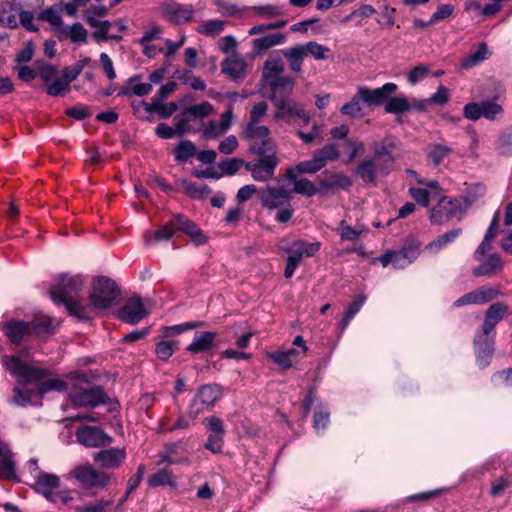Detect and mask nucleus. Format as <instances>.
Segmentation results:
<instances>
[{
    "instance_id": "1",
    "label": "nucleus",
    "mask_w": 512,
    "mask_h": 512,
    "mask_svg": "<svg viewBox=\"0 0 512 512\" xmlns=\"http://www.w3.org/2000/svg\"><path fill=\"white\" fill-rule=\"evenodd\" d=\"M2 363L12 376L18 378L11 401L16 406L25 407L33 397L42 398L51 391H68V397L75 407L94 408L109 401L102 387L88 386L84 373L73 374L70 382L66 383L59 378H48L51 375L48 369L31 366L18 356L5 355Z\"/></svg>"
},
{
    "instance_id": "2",
    "label": "nucleus",
    "mask_w": 512,
    "mask_h": 512,
    "mask_svg": "<svg viewBox=\"0 0 512 512\" xmlns=\"http://www.w3.org/2000/svg\"><path fill=\"white\" fill-rule=\"evenodd\" d=\"M83 288L80 276L61 275L50 287L49 294L56 304H63L70 315L80 320L89 319L86 309L78 300V294Z\"/></svg>"
},
{
    "instance_id": "3",
    "label": "nucleus",
    "mask_w": 512,
    "mask_h": 512,
    "mask_svg": "<svg viewBox=\"0 0 512 512\" xmlns=\"http://www.w3.org/2000/svg\"><path fill=\"white\" fill-rule=\"evenodd\" d=\"M250 152L258 157L245 164V169L250 172L251 177L258 182H268L273 179L279 164L273 141L254 142L250 146Z\"/></svg>"
},
{
    "instance_id": "4",
    "label": "nucleus",
    "mask_w": 512,
    "mask_h": 512,
    "mask_svg": "<svg viewBox=\"0 0 512 512\" xmlns=\"http://www.w3.org/2000/svg\"><path fill=\"white\" fill-rule=\"evenodd\" d=\"M420 253V244L413 240L408 239L404 242L399 250H389L386 253L376 257L375 262L381 263L383 267L391 264L396 269H403L413 263Z\"/></svg>"
},
{
    "instance_id": "5",
    "label": "nucleus",
    "mask_w": 512,
    "mask_h": 512,
    "mask_svg": "<svg viewBox=\"0 0 512 512\" xmlns=\"http://www.w3.org/2000/svg\"><path fill=\"white\" fill-rule=\"evenodd\" d=\"M119 295L120 291L116 283L108 277L100 276L93 281L89 300L95 308L107 309L116 301Z\"/></svg>"
},
{
    "instance_id": "6",
    "label": "nucleus",
    "mask_w": 512,
    "mask_h": 512,
    "mask_svg": "<svg viewBox=\"0 0 512 512\" xmlns=\"http://www.w3.org/2000/svg\"><path fill=\"white\" fill-rule=\"evenodd\" d=\"M71 473L84 489L102 490L110 483L108 473L97 470L89 463L75 467Z\"/></svg>"
},
{
    "instance_id": "7",
    "label": "nucleus",
    "mask_w": 512,
    "mask_h": 512,
    "mask_svg": "<svg viewBox=\"0 0 512 512\" xmlns=\"http://www.w3.org/2000/svg\"><path fill=\"white\" fill-rule=\"evenodd\" d=\"M158 11L167 22L180 25L193 19L195 10L190 4H181L175 0H166L159 4Z\"/></svg>"
},
{
    "instance_id": "8",
    "label": "nucleus",
    "mask_w": 512,
    "mask_h": 512,
    "mask_svg": "<svg viewBox=\"0 0 512 512\" xmlns=\"http://www.w3.org/2000/svg\"><path fill=\"white\" fill-rule=\"evenodd\" d=\"M463 212L461 200L442 196L439 198L437 205L432 208L430 220L433 224H442L454 217L461 216Z\"/></svg>"
},
{
    "instance_id": "9",
    "label": "nucleus",
    "mask_w": 512,
    "mask_h": 512,
    "mask_svg": "<svg viewBox=\"0 0 512 512\" xmlns=\"http://www.w3.org/2000/svg\"><path fill=\"white\" fill-rule=\"evenodd\" d=\"M273 105L276 108L274 117L276 119H287L291 117H298L304 124H308L310 121V114L306 112L303 107L294 100L270 96Z\"/></svg>"
},
{
    "instance_id": "10",
    "label": "nucleus",
    "mask_w": 512,
    "mask_h": 512,
    "mask_svg": "<svg viewBox=\"0 0 512 512\" xmlns=\"http://www.w3.org/2000/svg\"><path fill=\"white\" fill-rule=\"evenodd\" d=\"M220 394L221 390L217 385H204L200 387L191 401L189 408L190 416L196 418L204 410L213 406Z\"/></svg>"
},
{
    "instance_id": "11",
    "label": "nucleus",
    "mask_w": 512,
    "mask_h": 512,
    "mask_svg": "<svg viewBox=\"0 0 512 512\" xmlns=\"http://www.w3.org/2000/svg\"><path fill=\"white\" fill-rule=\"evenodd\" d=\"M389 165L379 162L373 157L364 158L355 169V175L365 184L376 185L378 175H388Z\"/></svg>"
},
{
    "instance_id": "12",
    "label": "nucleus",
    "mask_w": 512,
    "mask_h": 512,
    "mask_svg": "<svg viewBox=\"0 0 512 512\" xmlns=\"http://www.w3.org/2000/svg\"><path fill=\"white\" fill-rule=\"evenodd\" d=\"M261 204L267 209H278L291 200V193L283 186L267 185L259 192Z\"/></svg>"
},
{
    "instance_id": "13",
    "label": "nucleus",
    "mask_w": 512,
    "mask_h": 512,
    "mask_svg": "<svg viewBox=\"0 0 512 512\" xmlns=\"http://www.w3.org/2000/svg\"><path fill=\"white\" fill-rule=\"evenodd\" d=\"M473 346L477 365L481 369L487 367L494 354L493 337H490V334L479 331L474 337Z\"/></svg>"
},
{
    "instance_id": "14",
    "label": "nucleus",
    "mask_w": 512,
    "mask_h": 512,
    "mask_svg": "<svg viewBox=\"0 0 512 512\" xmlns=\"http://www.w3.org/2000/svg\"><path fill=\"white\" fill-rule=\"evenodd\" d=\"M397 85L389 82L376 89H369L365 86H360L359 90L363 102L368 106H380L387 103L388 98L397 91Z\"/></svg>"
},
{
    "instance_id": "15",
    "label": "nucleus",
    "mask_w": 512,
    "mask_h": 512,
    "mask_svg": "<svg viewBox=\"0 0 512 512\" xmlns=\"http://www.w3.org/2000/svg\"><path fill=\"white\" fill-rule=\"evenodd\" d=\"M0 329L13 344L17 345L31 336L29 323L23 320L11 319L1 323Z\"/></svg>"
},
{
    "instance_id": "16",
    "label": "nucleus",
    "mask_w": 512,
    "mask_h": 512,
    "mask_svg": "<svg viewBox=\"0 0 512 512\" xmlns=\"http://www.w3.org/2000/svg\"><path fill=\"white\" fill-rule=\"evenodd\" d=\"M147 312L140 297H132L127 300L118 312V317L129 324H137L145 318Z\"/></svg>"
},
{
    "instance_id": "17",
    "label": "nucleus",
    "mask_w": 512,
    "mask_h": 512,
    "mask_svg": "<svg viewBox=\"0 0 512 512\" xmlns=\"http://www.w3.org/2000/svg\"><path fill=\"white\" fill-rule=\"evenodd\" d=\"M76 438L79 443L87 447H99L111 441V438L102 429L92 426L79 428L76 431Z\"/></svg>"
},
{
    "instance_id": "18",
    "label": "nucleus",
    "mask_w": 512,
    "mask_h": 512,
    "mask_svg": "<svg viewBox=\"0 0 512 512\" xmlns=\"http://www.w3.org/2000/svg\"><path fill=\"white\" fill-rule=\"evenodd\" d=\"M125 459V448L103 449L94 455V461L104 469H117Z\"/></svg>"
},
{
    "instance_id": "19",
    "label": "nucleus",
    "mask_w": 512,
    "mask_h": 512,
    "mask_svg": "<svg viewBox=\"0 0 512 512\" xmlns=\"http://www.w3.org/2000/svg\"><path fill=\"white\" fill-rule=\"evenodd\" d=\"M507 312L508 306L503 302H496L490 305L486 310L480 331L485 334H491Z\"/></svg>"
},
{
    "instance_id": "20",
    "label": "nucleus",
    "mask_w": 512,
    "mask_h": 512,
    "mask_svg": "<svg viewBox=\"0 0 512 512\" xmlns=\"http://www.w3.org/2000/svg\"><path fill=\"white\" fill-rule=\"evenodd\" d=\"M396 147L397 145L395 138L392 136H387L379 143H374L372 147L373 155L371 157L378 160L379 162L386 163V165H389V169H391V166L395 161V157L392 155V152L394 149H396Z\"/></svg>"
},
{
    "instance_id": "21",
    "label": "nucleus",
    "mask_w": 512,
    "mask_h": 512,
    "mask_svg": "<svg viewBox=\"0 0 512 512\" xmlns=\"http://www.w3.org/2000/svg\"><path fill=\"white\" fill-rule=\"evenodd\" d=\"M504 268V262L501 256L497 253L489 255L487 260L482 264L476 266L472 270V274L475 277L481 276H493L501 272Z\"/></svg>"
},
{
    "instance_id": "22",
    "label": "nucleus",
    "mask_w": 512,
    "mask_h": 512,
    "mask_svg": "<svg viewBox=\"0 0 512 512\" xmlns=\"http://www.w3.org/2000/svg\"><path fill=\"white\" fill-rule=\"evenodd\" d=\"M287 36L284 33H271L252 40V49L256 54H261L268 49L284 44Z\"/></svg>"
},
{
    "instance_id": "23",
    "label": "nucleus",
    "mask_w": 512,
    "mask_h": 512,
    "mask_svg": "<svg viewBox=\"0 0 512 512\" xmlns=\"http://www.w3.org/2000/svg\"><path fill=\"white\" fill-rule=\"evenodd\" d=\"M176 217L178 231H183L197 245H203L207 242V237L193 221L181 214H177Z\"/></svg>"
},
{
    "instance_id": "24",
    "label": "nucleus",
    "mask_w": 512,
    "mask_h": 512,
    "mask_svg": "<svg viewBox=\"0 0 512 512\" xmlns=\"http://www.w3.org/2000/svg\"><path fill=\"white\" fill-rule=\"evenodd\" d=\"M0 478L15 479L16 470L13 453L6 443L0 441Z\"/></svg>"
},
{
    "instance_id": "25",
    "label": "nucleus",
    "mask_w": 512,
    "mask_h": 512,
    "mask_svg": "<svg viewBox=\"0 0 512 512\" xmlns=\"http://www.w3.org/2000/svg\"><path fill=\"white\" fill-rule=\"evenodd\" d=\"M216 333L212 331L197 332L193 341L187 346V351L197 354L208 351L214 347Z\"/></svg>"
},
{
    "instance_id": "26",
    "label": "nucleus",
    "mask_w": 512,
    "mask_h": 512,
    "mask_svg": "<svg viewBox=\"0 0 512 512\" xmlns=\"http://www.w3.org/2000/svg\"><path fill=\"white\" fill-rule=\"evenodd\" d=\"M320 190L324 192H335L336 190H346L352 186V180L344 173H336L326 177L319 182Z\"/></svg>"
},
{
    "instance_id": "27",
    "label": "nucleus",
    "mask_w": 512,
    "mask_h": 512,
    "mask_svg": "<svg viewBox=\"0 0 512 512\" xmlns=\"http://www.w3.org/2000/svg\"><path fill=\"white\" fill-rule=\"evenodd\" d=\"M452 148L442 143H431L425 148L428 162L438 167L451 153Z\"/></svg>"
},
{
    "instance_id": "28",
    "label": "nucleus",
    "mask_w": 512,
    "mask_h": 512,
    "mask_svg": "<svg viewBox=\"0 0 512 512\" xmlns=\"http://www.w3.org/2000/svg\"><path fill=\"white\" fill-rule=\"evenodd\" d=\"M60 480L54 474L39 472L35 480V488L41 492L47 499H51L54 489L59 487Z\"/></svg>"
},
{
    "instance_id": "29",
    "label": "nucleus",
    "mask_w": 512,
    "mask_h": 512,
    "mask_svg": "<svg viewBox=\"0 0 512 512\" xmlns=\"http://www.w3.org/2000/svg\"><path fill=\"white\" fill-rule=\"evenodd\" d=\"M267 83L272 91L271 96L285 98L289 97L295 85V81L292 77L283 75L267 81Z\"/></svg>"
},
{
    "instance_id": "30",
    "label": "nucleus",
    "mask_w": 512,
    "mask_h": 512,
    "mask_svg": "<svg viewBox=\"0 0 512 512\" xmlns=\"http://www.w3.org/2000/svg\"><path fill=\"white\" fill-rule=\"evenodd\" d=\"M286 176L288 180L294 183L293 190L298 194L312 197L321 191L320 188L318 189L315 184L307 178H297L293 169H289Z\"/></svg>"
},
{
    "instance_id": "31",
    "label": "nucleus",
    "mask_w": 512,
    "mask_h": 512,
    "mask_svg": "<svg viewBox=\"0 0 512 512\" xmlns=\"http://www.w3.org/2000/svg\"><path fill=\"white\" fill-rule=\"evenodd\" d=\"M284 58L287 60L290 70L299 73L302 70L304 58L306 57L302 45H294L282 50Z\"/></svg>"
},
{
    "instance_id": "32",
    "label": "nucleus",
    "mask_w": 512,
    "mask_h": 512,
    "mask_svg": "<svg viewBox=\"0 0 512 512\" xmlns=\"http://www.w3.org/2000/svg\"><path fill=\"white\" fill-rule=\"evenodd\" d=\"M222 72L233 80L246 74V62L240 57H231L222 62Z\"/></svg>"
},
{
    "instance_id": "33",
    "label": "nucleus",
    "mask_w": 512,
    "mask_h": 512,
    "mask_svg": "<svg viewBox=\"0 0 512 512\" xmlns=\"http://www.w3.org/2000/svg\"><path fill=\"white\" fill-rule=\"evenodd\" d=\"M88 32L84 26L77 22L70 27L64 26L59 29V39H70L74 43H85Z\"/></svg>"
},
{
    "instance_id": "34",
    "label": "nucleus",
    "mask_w": 512,
    "mask_h": 512,
    "mask_svg": "<svg viewBox=\"0 0 512 512\" xmlns=\"http://www.w3.org/2000/svg\"><path fill=\"white\" fill-rule=\"evenodd\" d=\"M285 66L280 57L269 58L264 62L262 77L267 82L276 77L282 76Z\"/></svg>"
},
{
    "instance_id": "35",
    "label": "nucleus",
    "mask_w": 512,
    "mask_h": 512,
    "mask_svg": "<svg viewBox=\"0 0 512 512\" xmlns=\"http://www.w3.org/2000/svg\"><path fill=\"white\" fill-rule=\"evenodd\" d=\"M489 52L486 43L479 44L475 51L470 52L463 58L461 66L464 69H471L488 58Z\"/></svg>"
},
{
    "instance_id": "36",
    "label": "nucleus",
    "mask_w": 512,
    "mask_h": 512,
    "mask_svg": "<svg viewBox=\"0 0 512 512\" xmlns=\"http://www.w3.org/2000/svg\"><path fill=\"white\" fill-rule=\"evenodd\" d=\"M462 234L461 228L452 229L443 235L438 236L435 240L430 242L426 249L431 252H438L445 248L448 244L452 243L456 238Z\"/></svg>"
},
{
    "instance_id": "37",
    "label": "nucleus",
    "mask_w": 512,
    "mask_h": 512,
    "mask_svg": "<svg viewBox=\"0 0 512 512\" xmlns=\"http://www.w3.org/2000/svg\"><path fill=\"white\" fill-rule=\"evenodd\" d=\"M87 24L90 27L96 28L92 33V37L97 42H106L109 40L108 31L112 26V23L108 20H98L95 17H87Z\"/></svg>"
},
{
    "instance_id": "38",
    "label": "nucleus",
    "mask_w": 512,
    "mask_h": 512,
    "mask_svg": "<svg viewBox=\"0 0 512 512\" xmlns=\"http://www.w3.org/2000/svg\"><path fill=\"white\" fill-rule=\"evenodd\" d=\"M0 26L14 29L18 26L17 12L10 2L0 4Z\"/></svg>"
},
{
    "instance_id": "39",
    "label": "nucleus",
    "mask_w": 512,
    "mask_h": 512,
    "mask_svg": "<svg viewBox=\"0 0 512 512\" xmlns=\"http://www.w3.org/2000/svg\"><path fill=\"white\" fill-rule=\"evenodd\" d=\"M314 156L320 161V165L323 168L327 162L336 161L340 157V152L335 143H328L321 149L316 150Z\"/></svg>"
},
{
    "instance_id": "40",
    "label": "nucleus",
    "mask_w": 512,
    "mask_h": 512,
    "mask_svg": "<svg viewBox=\"0 0 512 512\" xmlns=\"http://www.w3.org/2000/svg\"><path fill=\"white\" fill-rule=\"evenodd\" d=\"M38 18L41 21L48 22L57 36L59 35V29L64 27L60 11L54 7L43 10Z\"/></svg>"
},
{
    "instance_id": "41",
    "label": "nucleus",
    "mask_w": 512,
    "mask_h": 512,
    "mask_svg": "<svg viewBox=\"0 0 512 512\" xmlns=\"http://www.w3.org/2000/svg\"><path fill=\"white\" fill-rule=\"evenodd\" d=\"M485 187L481 184H475L468 187L465 193L460 197L462 206L467 209L484 196Z\"/></svg>"
},
{
    "instance_id": "42",
    "label": "nucleus",
    "mask_w": 512,
    "mask_h": 512,
    "mask_svg": "<svg viewBox=\"0 0 512 512\" xmlns=\"http://www.w3.org/2000/svg\"><path fill=\"white\" fill-rule=\"evenodd\" d=\"M179 342L175 340H162L155 345V354L161 361H167L178 349Z\"/></svg>"
},
{
    "instance_id": "43",
    "label": "nucleus",
    "mask_w": 512,
    "mask_h": 512,
    "mask_svg": "<svg viewBox=\"0 0 512 512\" xmlns=\"http://www.w3.org/2000/svg\"><path fill=\"white\" fill-rule=\"evenodd\" d=\"M361 102H363L361 92L359 88L357 89L356 94L352 97L351 101L344 104L340 112L343 115H348L352 118L361 117L362 116V107Z\"/></svg>"
},
{
    "instance_id": "44",
    "label": "nucleus",
    "mask_w": 512,
    "mask_h": 512,
    "mask_svg": "<svg viewBox=\"0 0 512 512\" xmlns=\"http://www.w3.org/2000/svg\"><path fill=\"white\" fill-rule=\"evenodd\" d=\"M293 251L299 252L303 257H313L321 248L319 241L307 242L304 240H296L290 244Z\"/></svg>"
},
{
    "instance_id": "45",
    "label": "nucleus",
    "mask_w": 512,
    "mask_h": 512,
    "mask_svg": "<svg viewBox=\"0 0 512 512\" xmlns=\"http://www.w3.org/2000/svg\"><path fill=\"white\" fill-rule=\"evenodd\" d=\"M196 154V147L190 140H181L174 150L175 160L185 162Z\"/></svg>"
},
{
    "instance_id": "46",
    "label": "nucleus",
    "mask_w": 512,
    "mask_h": 512,
    "mask_svg": "<svg viewBox=\"0 0 512 512\" xmlns=\"http://www.w3.org/2000/svg\"><path fill=\"white\" fill-rule=\"evenodd\" d=\"M139 76H134L129 79L130 88H124L119 95L134 94L139 97L148 95L152 91L151 83H136L139 80Z\"/></svg>"
},
{
    "instance_id": "47",
    "label": "nucleus",
    "mask_w": 512,
    "mask_h": 512,
    "mask_svg": "<svg viewBox=\"0 0 512 512\" xmlns=\"http://www.w3.org/2000/svg\"><path fill=\"white\" fill-rule=\"evenodd\" d=\"M270 131L266 126L258 125V123H248L243 133L246 139H258V142L270 140Z\"/></svg>"
},
{
    "instance_id": "48",
    "label": "nucleus",
    "mask_w": 512,
    "mask_h": 512,
    "mask_svg": "<svg viewBox=\"0 0 512 512\" xmlns=\"http://www.w3.org/2000/svg\"><path fill=\"white\" fill-rule=\"evenodd\" d=\"M213 111V105L210 102L205 101L185 108V115L190 116L191 120L203 119L212 114Z\"/></svg>"
},
{
    "instance_id": "49",
    "label": "nucleus",
    "mask_w": 512,
    "mask_h": 512,
    "mask_svg": "<svg viewBox=\"0 0 512 512\" xmlns=\"http://www.w3.org/2000/svg\"><path fill=\"white\" fill-rule=\"evenodd\" d=\"M200 326H202V322L199 321H191L173 326H164L161 328V336L164 338H169L173 335L181 334Z\"/></svg>"
},
{
    "instance_id": "50",
    "label": "nucleus",
    "mask_w": 512,
    "mask_h": 512,
    "mask_svg": "<svg viewBox=\"0 0 512 512\" xmlns=\"http://www.w3.org/2000/svg\"><path fill=\"white\" fill-rule=\"evenodd\" d=\"M178 106L175 102L163 103L159 99H152L151 104L146 107L148 112H157L163 118L170 117L176 110Z\"/></svg>"
},
{
    "instance_id": "51",
    "label": "nucleus",
    "mask_w": 512,
    "mask_h": 512,
    "mask_svg": "<svg viewBox=\"0 0 512 512\" xmlns=\"http://www.w3.org/2000/svg\"><path fill=\"white\" fill-rule=\"evenodd\" d=\"M179 183L181 184L186 194L194 199L204 198L211 192L208 186H198L196 183L188 181L186 179L179 180Z\"/></svg>"
},
{
    "instance_id": "52",
    "label": "nucleus",
    "mask_w": 512,
    "mask_h": 512,
    "mask_svg": "<svg viewBox=\"0 0 512 512\" xmlns=\"http://www.w3.org/2000/svg\"><path fill=\"white\" fill-rule=\"evenodd\" d=\"M301 45L304 48L306 56L310 55L315 60H324L327 58V53L329 52V48L327 46L319 44L316 41H309Z\"/></svg>"
},
{
    "instance_id": "53",
    "label": "nucleus",
    "mask_w": 512,
    "mask_h": 512,
    "mask_svg": "<svg viewBox=\"0 0 512 512\" xmlns=\"http://www.w3.org/2000/svg\"><path fill=\"white\" fill-rule=\"evenodd\" d=\"M177 231L178 224L175 215L169 222L155 231L154 238L156 241H167L171 239Z\"/></svg>"
},
{
    "instance_id": "54",
    "label": "nucleus",
    "mask_w": 512,
    "mask_h": 512,
    "mask_svg": "<svg viewBox=\"0 0 512 512\" xmlns=\"http://www.w3.org/2000/svg\"><path fill=\"white\" fill-rule=\"evenodd\" d=\"M482 103V117L487 120L494 121L498 117L502 116L504 109L502 105L496 103L494 100L483 101Z\"/></svg>"
},
{
    "instance_id": "55",
    "label": "nucleus",
    "mask_w": 512,
    "mask_h": 512,
    "mask_svg": "<svg viewBox=\"0 0 512 512\" xmlns=\"http://www.w3.org/2000/svg\"><path fill=\"white\" fill-rule=\"evenodd\" d=\"M411 105L409 101L403 97H389L385 105V111L387 113H403L409 111Z\"/></svg>"
},
{
    "instance_id": "56",
    "label": "nucleus",
    "mask_w": 512,
    "mask_h": 512,
    "mask_svg": "<svg viewBox=\"0 0 512 512\" xmlns=\"http://www.w3.org/2000/svg\"><path fill=\"white\" fill-rule=\"evenodd\" d=\"M252 10L256 15L265 19H272L284 15L283 8L278 5H259L252 7Z\"/></svg>"
},
{
    "instance_id": "57",
    "label": "nucleus",
    "mask_w": 512,
    "mask_h": 512,
    "mask_svg": "<svg viewBox=\"0 0 512 512\" xmlns=\"http://www.w3.org/2000/svg\"><path fill=\"white\" fill-rule=\"evenodd\" d=\"M148 484L151 487H158V486H174L175 483L172 479V474L167 469H161L154 473L150 478L148 479Z\"/></svg>"
},
{
    "instance_id": "58",
    "label": "nucleus",
    "mask_w": 512,
    "mask_h": 512,
    "mask_svg": "<svg viewBox=\"0 0 512 512\" xmlns=\"http://www.w3.org/2000/svg\"><path fill=\"white\" fill-rule=\"evenodd\" d=\"M246 163L247 162L240 158H229L221 161L218 164V167L221 170L222 175L232 176L236 174L241 169V167H245Z\"/></svg>"
},
{
    "instance_id": "59",
    "label": "nucleus",
    "mask_w": 512,
    "mask_h": 512,
    "mask_svg": "<svg viewBox=\"0 0 512 512\" xmlns=\"http://www.w3.org/2000/svg\"><path fill=\"white\" fill-rule=\"evenodd\" d=\"M409 194L418 204L422 205L423 207H428L430 200L437 198L426 188L410 187Z\"/></svg>"
},
{
    "instance_id": "60",
    "label": "nucleus",
    "mask_w": 512,
    "mask_h": 512,
    "mask_svg": "<svg viewBox=\"0 0 512 512\" xmlns=\"http://www.w3.org/2000/svg\"><path fill=\"white\" fill-rule=\"evenodd\" d=\"M70 90V85L63 78L52 80L46 88L47 94L53 97L64 96Z\"/></svg>"
},
{
    "instance_id": "61",
    "label": "nucleus",
    "mask_w": 512,
    "mask_h": 512,
    "mask_svg": "<svg viewBox=\"0 0 512 512\" xmlns=\"http://www.w3.org/2000/svg\"><path fill=\"white\" fill-rule=\"evenodd\" d=\"M224 27L225 22L222 20H208L200 25L198 32L206 36H216L224 30Z\"/></svg>"
},
{
    "instance_id": "62",
    "label": "nucleus",
    "mask_w": 512,
    "mask_h": 512,
    "mask_svg": "<svg viewBox=\"0 0 512 512\" xmlns=\"http://www.w3.org/2000/svg\"><path fill=\"white\" fill-rule=\"evenodd\" d=\"M28 323L30 326L31 336H41L51 332V321L47 317L34 319Z\"/></svg>"
},
{
    "instance_id": "63",
    "label": "nucleus",
    "mask_w": 512,
    "mask_h": 512,
    "mask_svg": "<svg viewBox=\"0 0 512 512\" xmlns=\"http://www.w3.org/2000/svg\"><path fill=\"white\" fill-rule=\"evenodd\" d=\"M112 500H96L83 506H77L76 512H107L112 505Z\"/></svg>"
},
{
    "instance_id": "64",
    "label": "nucleus",
    "mask_w": 512,
    "mask_h": 512,
    "mask_svg": "<svg viewBox=\"0 0 512 512\" xmlns=\"http://www.w3.org/2000/svg\"><path fill=\"white\" fill-rule=\"evenodd\" d=\"M498 149L503 155H512V126L499 136Z\"/></svg>"
}]
</instances>
